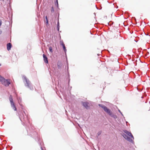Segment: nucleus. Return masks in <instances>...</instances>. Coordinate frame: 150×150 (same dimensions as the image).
<instances>
[{
  "mask_svg": "<svg viewBox=\"0 0 150 150\" xmlns=\"http://www.w3.org/2000/svg\"><path fill=\"white\" fill-rule=\"evenodd\" d=\"M124 132L126 134H124L123 135L124 138L128 141H132V139H134V137L132 133L126 130H124Z\"/></svg>",
  "mask_w": 150,
  "mask_h": 150,
  "instance_id": "nucleus-1",
  "label": "nucleus"
},
{
  "mask_svg": "<svg viewBox=\"0 0 150 150\" xmlns=\"http://www.w3.org/2000/svg\"><path fill=\"white\" fill-rule=\"evenodd\" d=\"M99 105L103 108L104 111L110 116L115 118L117 117L116 116L113 114L112 112L110 110L108 109L106 106L101 104H99Z\"/></svg>",
  "mask_w": 150,
  "mask_h": 150,
  "instance_id": "nucleus-2",
  "label": "nucleus"
},
{
  "mask_svg": "<svg viewBox=\"0 0 150 150\" xmlns=\"http://www.w3.org/2000/svg\"><path fill=\"white\" fill-rule=\"evenodd\" d=\"M120 33L119 32L113 33L111 36V39L114 41H117L118 40L120 37Z\"/></svg>",
  "mask_w": 150,
  "mask_h": 150,
  "instance_id": "nucleus-3",
  "label": "nucleus"
},
{
  "mask_svg": "<svg viewBox=\"0 0 150 150\" xmlns=\"http://www.w3.org/2000/svg\"><path fill=\"white\" fill-rule=\"evenodd\" d=\"M9 100L11 107L15 111H16L17 108L15 105L14 103L13 102L12 96L11 95H10L9 96Z\"/></svg>",
  "mask_w": 150,
  "mask_h": 150,
  "instance_id": "nucleus-4",
  "label": "nucleus"
},
{
  "mask_svg": "<svg viewBox=\"0 0 150 150\" xmlns=\"http://www.w3.org/2000/svg\"><path fill=\"white\" fill-rule=\"evenodd\" d=\"M10 84L9 81V80L8 79H5L3 82L2 83V84L5 86H8Z\"/></svg>",
  "mask_w": 150,
  "mask_h": 150,
  "instance_id": "nucleus-5",
  "label": "nucleus"
},
{
  "mask_svg": "<svg viewBox=\"0 0 150 150\" xmlns=\"http://www.w3.org/2000/svg\"><path fill=\"white\" fill-rule=\"evenodd\" d=\"M83 105L86 109H88L89 108L88 105V103L87 102H84L83 103Z\"/></svg>",
  "mask_w": 150,
  "mask_h": 150,
  "instance_id": "nucleus-6",
  "label": "nucleus"
},
{
  "mask_svg": "<svg viewBox=\"0 0 150 150\" xmlns=\"http://www.w3.org/2000/svg\"><path fill=\"white\" fill-rule=\"evenodd\" d=\"M43 56L44 59V62L46 63L47 64L48 63V61L47 59V57L46 56L45 54H43Z\"/></svg>",
  "mask_w": 150,
  "mask_h": 150,
  "instance_id": "nucleus-7",
  "label": "nucleus"
},
{
  "mask_svg": "<svg viewBox=\"0 0 150 150\" xmlns=\"http://www.w3.org/2000/svg\"><path fill=\"white\" fill-rule=\"evenodd\" d=\"M11 47V45L10 43H8L7 45V48L8 50H10Z\"/></svg>",
  "mask_w": 150,
  "mask_h": 150,
  "instance_id": "nucleus-8",
  "label": "nucleus"
},
{
  "mask_svg": "<svg viewBox=\"0 0 150 150\" xmlns=\"http://www.w3.org/2000/svg\"><path fill=\"white\" fill-rule=\"evenodd\" d=\"M5 79L3 77H2L0 75V81L2 84V83L5 81Z\"/></svg>",
  "mask_w": 150,
  "mask_h": 150,
  "instance_id": "nucleus-9",
  "label": "nucleus"
},
{
  "mask_svg": "<svg viewBox=\"0 0 150 150\" xmlns=\"http://www.w3.org/2000/svg\"><path fill=\"white\" fill-rule=\"evenodd\" d=\"M25 81L27 83V86H28V87L30 85V82L29 81H28L27 79L26 78H25Z\"/></svg>",
  "mask_w": 150,
  "mask_h": 150,
  "instance_id": "nucleus-10",
  "label": "nucleus"
},
{
  "mask_svg": "<svg viewBox=\"0 0 150 150\" xmlns=\"http://www.w3.org/2000/svg\"><path fill=\"white\" fill-rule=\"evenodd\" d=\"M62 46L63 47L64 51L66 52L67 50L65 46V45L64 44V45H62Z\"/></svg>",
  "mask_w": 150,
  "mask_h": 150,
  "instance_id": "nucleus-11",
  "label": "nucleus"
},
{
  "mask_svg": "<svg viewBox=\"0 0 150 150\" xmlns=\"http://www.w3.org/2000/svg\"><path fill=\"white\" fill-rule=\"evenodd\" d=\"M49 50L50 52H52L53 51L52 50V48L51 47H50L49 48Z\"/></svg>",
  "mask_w": 150,
  "mask_h": 150,
  "instance_id": "nucleus-12",
  "label": "nucleus"
},
{
  "mask_svg": "<svg viewBox=\"0 0 150 150\" xmlns=\"http://www.w3.org/2000/svg\"><path fill=\"white\" fill-rule=\"evenodd\" d=\"M60 44L62 46L63 45H64V42L63 41V40H61L60 41Z\"/></svg>",
  "mask_w": 150,
  "mask_h": 150,
  "instance_id": "nucleus-13",
  "label": "nucleus"
},
{
  "mask_svg": "<svg viewBox=\"0 0 150 150\" xmlns=\"http://www.w3.org/2000/svg\"><path fill=\"white\" fill-rule=\"evenodd\" d=\"M51 11L52 12H54V9L53 7L52 8Z\"/></svg>",
  "mask_w": 150,
  "mask_h": 150,
  "instance_id": "nucleus-14",
  "label": "nucleus"
},
{
  "mask_svg": "<svg viewBox=\"0 0 150 150\" xmlns=\"http://www.w3.org/2000/svg\"><path fill=\"white\" fill-rule=\"evenodd\" d=\"M46 20V23L47 24H48V20Z\"/></svg>",
  "mask_w": 150,
  "mask_h": 150,
  "instance_id": "nucleus-15",
  "label": "nucleus"
},
{
  "mask_svg": "<svg viewBox=\"0 0 150 150\" xmlns=\"http://www.w3.org/2000/svg\"><path fill=\"white\" fill-rule=\"evenodd\" d=\"M45 18L46 19V20H48V19H47V16H46L45 17Z\"/></svg>",
  "mask_w": 150,
  "mask_h": 150,
  "instance_id": "nucleus-16",
  "label": "nucleus"
},
{
  "mask_svg": "<svg viewBox=\"0 0 150 150\" xmlns=\"http://www.w3.org/2000/svg\"><path fill=\"white\" fill-rule=\"evenodd\" d=\"M57 4H58V1H57Z\"/></svg>",
  "mask_w": 150,
  "mask_h": 150,
  "instance_id": "nucleus-17",
  "label": "nucleus"
},
{
  "mask_svg": "<svg viewBox=\"0 0 150 150\" xmlns=\"http://www.w3.org/2000/svg\"><path fill=\"white\" fill-rule=\"evenodd\" d=\"M1 64H0V66H1Z\"/></svg>",
  "mask_w": 150,
  "mask_h": 150,
  "instance_id": "nucleus-18",
  "label": "nucleus"
}]
</instances>
